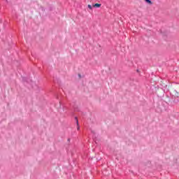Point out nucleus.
<instances>
[{"label": "nucleus", "instance_id": "nucleus-1", "mask_svg": "<svg viewBox=\"0 0 179 179\" xmlns=\"http://www.w3.org/2000/svg\"><path fill=\"white\" fill-rule=\"evenodd\" d=\"M92 6H93V8H100V6H101V4H100V3H95Z\"/></svg>", "mask_w": 179, "mask_h": 179}, {"label": "nucleus", "instance_id": "nucleus-2", "mask_svg": "<svg viewBox=\"0 0 179 179\" xmlns=\"http://www.w3.org/2000/svg\"><path fill=\"white\" fill-rule=\"evenodd\" d=\"M76 120L78 125L77 129L79 131L80 129V127H79V120H78V117H76Z\"/></svg>", "mask_w": 179, "mask_h": 179}, {"label": "nucleus", "instance_id": "nucleus-3", "mask_svg": "<svg viewBox=\"0 0 179 179\" xmlns=\"http://www.w3.org/2000/svg\"><path fill=\"white\" fill-rule=\"evenodd\" d=\"M148 3H150V5H152V1L150 0H145Z\"/></svg>", "mask_w": 179, "mask_h": 179}, {"label": "nucleus", "instance_id": "nucleus-4", "mask_svg": "<svg viewBox=\"0 0 179 179\" xmlns=\"http://www.w3.org/2000/svg\"><path fill=\"white\" fill-rule=\"evenodd\" d=\"M88 8L89 9H90V10H92V9H93V7H92V5L88 4Z\"/></svg>", "mask_w": 179, "mask_h": 179}]
</instances>
